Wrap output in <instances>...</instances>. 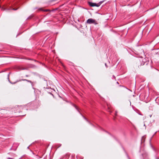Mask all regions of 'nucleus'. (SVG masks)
<instances>
[{
    "label": "nucleus",
    "instance_id": "3",
    "mask_svg": "<svg viewBox=\"0 0 159 159\" xmlns=\"http://www.w3.org/2000/svg\"><path fill=\"white\" fill-rule=\"evenodd\" d=\"M142 156L143 157V159H147V156L148 154L146 153H145L143 154H142Z\"/></svg>",
    "mask_w": 159,
    "mask_h": 159
},
{
    "label": "nucleus",
    "instance_id": "15",
    "mask_svg": "<svg viewBox=\"0 0 159 159\" xmlns=\"http://www.w3.org/2000/svg\"><path fill=\"white\" fill-rule=\"evenodd\" d=\"M26 77H28V75H26Z\"/></svg>",
    "mask_w": 159,
    "mask_h": 159
},
{
    "label": "nucleus",
    "instance_id": "8",
    "mask_svg": "<svg viewBox=\"0 0 159 159\" xmlns=\"http://www.w3.org/2000/svg\"><path fill=\"white\" fill-rule=\"evenodd\" d=\"M12 158L9 157L7 159H12Z\"/></svg>",
    "mask_w": 159,
    "mask_h": 159
},
{
    "label": "nucleus",
    "instance_id": "9",
    "mask_svg": "<svg viewBox=\"0 0 159 159\" xmlns=\"http://www.w3.org/2000/svg\"><path fill=\"white\" fill-rule=\"evenodd\" d=\"M113 77L114 78V79H115L116 78V77L115 76H114V75H113Z\"/></svg>",
    "mask_w": 159,
    "mask_h": 159
},
{
    "label": "nucleus",
    "instance_id": "10",
    "mask_svg": "<svg viewBox=\"0 0 159 159\" xmlns=\"http://www.w3.org/2000/svg\"><path fill=\"white\" fill-rule=\"evenodd\" d=\"M105 66H106L107 67V64H106V63H105Z\"/></svg>",
    "mask_w": 159,
    "mask_h": 159
},
{
    "label": "nucleus",
    "instance_id": "4",
    "mask_svg": "<svg viewBox=\"0 0 159 159\" xmlns=\"http://www.w3.org/2000/svg\"><path fill=\"white\" fill-rule=\"evenodd\" d=\"M23 80H24V81H27V82H29V83H30L32 84V82L30 80H26V79Z\"/></svg>",
    "mask_w": 159,
    "mask_h": 159
},
{
    "label": "nucleus",
    "instance_id": "17",
    "mask_svg": "<svg viewBox=\"0 0 159 159\" xmlns=\"http://www.w3.org/2000/svg\"><path fill=\"white\" fill-rule=\"evenodd\" d=\"M144 63H143V65L144 64Z\"/></svg>",
    "mask_w": 159,
    "mask_h": 159
},
{
    "label": "nucleus",
    "instance_id": "13",
    "mask_svg": "<svg viewBox=\"0 0 159 159\" xmlns=\"http://www.w3.org/2000/svg\"><path fill=\"white\" fill-rule=\"evenodd\" d=\"M117 112H116V113H115L116 115H117Z\"/></svg>",
    "mask_w": 159,
    "mask_h": 159
},
{
    "label": "nucleus",
    "instance_id": "12",
    "mask_svg": "<svg viewBox=\"0 0 159 159\" xmlns=\"http://www.w3.org/2000/svg\"><path fill=\"white\" fill-rule=\"evenodd\" d=\"M157 131L155 133V134H154L153 135V136H154V135L155 134L157 133Z\"/></svg>",
    "mask_w": 159,
    "mask_h": 159
},
{
    "label": "nucleus",
    "instance_id": "7",
    "mask_svg": "<svg viewBox=\"0 0 159 159\" xmlns=\"http://www.w3.org/2000/svg\"><path fill=\"white\" fill-rule=\"evenodd\" d=\"M31 18V17H30H30H28V18L27 19H30Z\"/></svg>",
    "mask_w": 159,
    "mask_h": 159
},
{
    "label": "nucleus",
    "instance_id": "6",
    "mask_svg": "<svg viewBox=\"0 0 159 159\" xmlns=\"http://www.w3.org/2000/svg\"><path fill=\"white\" fill-rule=\"evenodd\" d=\"M75 108L78 111V109L77 107L76 106H75Z\"/></svg>",
    "mask_w": 159,
    "mask_h": 159
},
{
    "label": "nucleus",
    "instance_id": "18",
    "mask_svg": "<svg viewBox=\"0 0 159 159\" xmlns=\"http://www.w3.org/2000/svg\"><path fill=\"white\" fill-rule=\"evenodd\" d=\"M158 131H159V130Z\"/></svg>",
    "mask_w": 159,
    "mask_h": 159
},
{
    "label": "nucleus",
    "instance_id": "1",
    "mask_svg": "<svg viewBox=\"0 0 159 159\" xmlns=\"http://www.w3.org/2000/svg\"><path fill=\"white\" fill-rule=\"evenodd\" d=\"M103 1H101L98 3H93L91 2H89V5L91 7H99L103 3Z\"/></svg>",
    "mask_w": 159,
    "mask_h": 159
},
{
    "label": "nucleus",
    "instance_id": "5",
    "mask_svg": "<svg viewBox=\"0 0 159 159\" xmlns=\"http://www.w3.org/2000/svg\"><path fill=\"white\" fill-rule=\"evenodd\" d=\"M49 10L48 9H46L44 10V11H49Z\"/></svg>",
    "mask_w": 159,
    "mask_h": 159
},
{
    "label": "nucleus",
    "instance_id": "2",
    "mask_svg": "<svg viewBox=\"0 0 159 159\" xmlns=\"http://www.w3.org/2000/svg\"><path fill=\"white\" fill-rule=\"evenodd\" d=\"M87 23L89 24H94L95 25L98 24V22L92 18L88 19L87 21Z\"/></svg>",
    "mask_w": 159,
    "mask_h": 159
},
{
    "label": "nucleus",
    "instance_id": "16",
    "mask_svg": "<svg viewBox=\"0 0 159 159\" xmlns=\"http://www.w3.org/2000/svg\"><path fill=\"white\" fill-rule=\"evenodd\" d=\"M117 84H118V82H117Z\"/></svg>",
    "mask_w": 159,
    "mask_h": 159
},
{
    "label": "nucleus",
    "instance_id": "14",
    "mask_svg": "<svg viewBox=\"0 0 159 159\" xmlns=\"http://www.w3.org/2000/svg\"><path fill=\"white\" fill-rule=\"evenodd\" d=\"M17 9H14V8L13 9V10H16Z\"/></svg>",
    "mask_w": 159,
    "mask_h": 159
},
{
    "label": "nucleus",
    "instance_id": "11",
    "mask_svg": "<svg viewBox=\"0 0 159 159\" xmlns=\"http://www.w3.org/2000/svg\"><path fill=\"white\" fill-rule=\"evenodd\" d=\"M84 119H85L86 120H87V121H88V120H87V119H86L84 117Z\"/></svg>",
    "mask_w": 159,
    "mask_h": 159
}]
</instances>
